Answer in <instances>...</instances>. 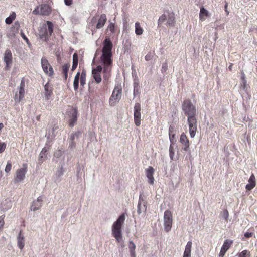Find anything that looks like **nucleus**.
I'll return each mask as SVG.
<instances>
[{
  "mask_svg": "<svg viewBox=\"0 0 257 257\" xmlns=\"http://www.w3.org/2000/svg\"><path fill=\"white\" fill-rule=\"evenodd\" d=\"M38 34L41 39H44L46 41L48 39L47 26L45 24L40 26L38 30Z\"/></svg>",
  "mask_w": 257,
  "mask_h": 257,
  "instance_id": "a211bd4d",
  "label": "nucleus"
},
{
  "mask_svg": "<svg viewBox=\"0 0 257 257\" xmlns=\"http://www.w3.org/2000/svg\"><path fill=\"white\" fill-rule=\"evenodd\" d=\"M6 144L4 142H0V153L4 151L6 149Z\"/></svg>",
  "mask_w": 257,
  "mask_h": 257,
  "instance_id": "a18cd8bd",
  "label": "nucleus"
},
{
  "mask_svg": "<svg viewBox=\"0 0 257 257\" xmlns=\"http://www.w3.org/2000/svg\"><path fill=\"white\" fill-rule=\"evenodd\" d=\"M179 142L182 150L187 152L190 150V142L187 136L184 133H182L181 135Z\"/></svg>",
  "mask_w": 257,
  "mask_h": 257,
  "instance_id": "9d476101",
  "label": "nucleus"
},
{
  "mask_svg": "<svg viewBox=\"0 0 257 257\" xmlns=\"http://www.w3.org/2000/svg\"><path fill=\"white\" fill-rule=\"evenodd\" d=\"M82 135V133L80 131H78L76 133H75L74 134H72L71 136V140H74L75 138L76 137V138H78L79 137H80Z\"/></svg>",
  "mask_w": 257,
  "mask_h": 257,
  "instance_id": "a19ab883",
  "label": "nucleus"
},
{
  "mask_svg": "<svg viewBox=\"0 0 257 257\" xmlns=\"http://www.w3.org/2000/svg\"><path fill=\"white\" fill-rule=\"evenodd\" d=\"M3 59L6 64L5 69H10L12 64V54L10 50L7 49L6 50Z\"/></svg>",
  "mask_w": 257,
  "mask_h": 257,
  "instance_id": "4468645a",
  "label": "nucleus"
},
{
  "mask_svg": "<svg viewBox=\"0 0 257 257\" xmlns=\"http://www.w3.org/2000/svg\"><path fill=\"white\" fill-rule=\"evenodd\" d=\"M4 218H5V215H3L0 216V230L3 228V226L4 225Z\"/></svg>",
  "mask_w": 257,
  "mask_h": 257,
  "instance_id": "37998d69",
  "label": "nucleus"
},
{
  "mask_svg": "<svg viewBox=\"0 0 257 257\" xmlns=\"http://www.w3.org/2000/svg\"><path fill=\"white\" fill-rule=\"evenodd\" d=\"M140 94V87L134 88V97L137 96Z\"/></svg>",
  "mask_w": 257,
  "mask_h": 257,
  "instance_id": "de8ad7c7",
  "label": "nucleus"
},
{
  "mask_svg": "<svg viewBox=\"0 0 257 257\" xmlns=\"http://www.w3.org/2000/svg\"><path fill=\"white\" fill-rule=\"evenodd\" d=\"M11 168H12V165H11V162L8 161L6 166V168H5V172L6 173H8L11 171Z\"/></svg>",
  "mask_w": 257,
  "mask_h": 257,
  "instance_id": "ea45409f",
  "label": "nucleus"
},
{
  "mask_svg": "<svg viewBox=\"0 0 257 257\" xmlns=\"http://www.w3.org/2000/svg\"><path fill=\"white\" fill-rule=\"evenodd\" d=\"M21 36H22V38H23L25 40H26V42L28 43V41H29V40H28V39L26 37V36L25 35V34H24L23 33H21Z\"/></svg>",
  "mask_w": 257,
  "mask_h": 257,
  "instance_id": "13d9d810",
  "label": "nucleus"
},
{
  "mask_svg": "<svg viewBox=\"0 0 257 257\" xmlns=\"http://www.w3.org/2000/svg\"><path fill=\"white\" fill-rule=\"evenodd\" d=\"M154 172V169L152 166H149L145 169L146 175L148 179L147 182L150 185H153L154 184L155 179L153 176Z\"/></svg>",
  "mask_w": 257,
  "mask_h": 257,
  "instance_id": "2eb2a0df",
  "label": "nucleus"
},
{
  "mask_svg": "<svg viewBox=\"0 0 257 257\" xmlns=\"http://www.w3.org/2000/svg\"><path fill=\"white\" fill-rule=\"evenodd\" d=\"M232 66H233V64L230 63V65L228 67L229 70L231 71L232 70Z\"/></svg>",
  "mask_w": 257,
  "mask_h": 257,
  "instance_id": "0e129e2a",
  "label": "nucleus"
},
{
  "mask_svg": "<svg viewBox=\"0 0 257 257\" xmlns=\"http://www.w3.org/2000/svg\"><path fill=\"white\" fill-rule=\"evenodd\" d=\"M42 201H43L42 197L39 196L37 198V199L36 200H35V204H36V203H38L42 205Z\"/></svg>",
  "mask_w": 257,
  "mask_h": 257,
  "instance_id": "8fccbe9b",
  "label": "nucleus"
},
{
  "mask_svg": "<svg viewBox=\"0 0 257 257\" xmlns=\"http://www.w3.org/2000/svg\"><path fill=\"white\" fill-rule=\"evenodd\" d=\"M41 63L44 72L49 76L52 75L53 74V68L50 65L47 59L45 57H42L41 58Z\"/></svg>",
  "mask_w": 257,
  "mask_h": 257,
  "instance_id": "9b49d317",
  "label": "nucleus"
},
{
  "mask_svg": "<svg viewBox=\"0 0 257 257\" xmlns=\"http://www.w3.org/2000/svg\"><path fill=\"white\" fill-rule=\"evenodd\" d=\"M102 71L101 66H97L92 70V75L97 84H99L102 81L101 74Z\"/></svg>",
  "mask_w": 257,
  "mask_h": 257,
  "instance_id": "ddd939ff",
  "label": "nucleus"
},
{
  "mask_svg": "<svg viewBox=\"0 0 257 257\" xmlns=\"http://www.w3.org/2000/svg\"><path fill=\"white\" fill-rule=\"evenodd\" d=\"M233 242V241L232 240L228 239L225 240L221 248L223 250L227 251L231 247V245L232 244Z\"/></svg>",
  "mask_w": 257,
  "mask_h": 257,
  "instance_id": "cd10ccee",
  "label": "nucleus"
},
{
  "mask_svg": "<svg viewBox=\"0 0 257 257\" xmlns=\"http://www.w3.org/2000/svg\"><path fill=\"white\" fill-rule=\"evenodd\" d=\"M47 152V149L46 148H43L41 152H40L39 156V161L40 162H43L44 157H46V153Z\"/></svg>",
  "mask_w": 257,
  "mask_h": 257,
  "instance_id": "f704fd0d",
  "label": "nucleus"
},
{
  "mask_svg": "<svg viewBox=\"0 0 257 257\" xmlns=\"http://www.w3.org/2000/svg\"><path fill=\"white\" fill-rule=\"evenodd\" d=\"M227 7H228V3L227 2H226L225 6H224V10H225V12L226 13L227 15H228L229 13L227 10Z\"/></svg>",
  "mask_w": 257,
  "mask_h": 257,
  "instance_id": "4d7b16f0",
  "label": "nucleus"
},
{
  "mask_svg": "<svg viewBox=\"0 0 257 257\" xmlns=\"http://www.w3.org/2000/svg\"><path fill=\"white\" fill-rule=\"evenodd\" d=\"M141 105L136 103L134 108V117L135 124L139 126L141 124Z\"/></svg>",
  "mask_w": 257,
  "mask_h": 257,
  "instance_id": "f8f14e48",
  "label": "nucleus"
},
{
  "mask_svg": "<svg viewBox=\"0 0 257 257\" xmlns=\"http://www.w3.org/2000/svg\"><path fill=\"white\" fill-rule=\"evenodd\" d=\"M70 146H71V147H75V143L73 142V140H71V143L70 144Z\"/></svg>",
  "mask_w": 257,
  "mask_h": 257,
  "instance_id": "e2e57ef3",
  "label": "nucleus"
},
{
  "mask_svg": "<svg viewBox=\"0 0 257 257\" xmlns=\"http://www.w3.org/2000/svg\"><path fill=\"white\" fill-rule=\"evenodd\" d=\"M172 217L170 211L166 210L164 215V226L166 231H169L172 228Z\"/></svg>",
  "mask_w": 257,
  "mask_h": 257,
  "instance_id": "1a4fd4ad",
  "label": "nucleus"
},
{
  "mask_svg": "<svg viewBox=\"0 0 257 257\" xmlns=\"http://www.w3.org/2000/svg\"><path fill=\"white\" fill-rule=\"evenodd\" d=\"M51 13V8L47 4H42L40 7H37L32 12L34 15H41L43 16L49 15Z\"/></svg>",
  "mask_w": 257,
  "mask_h": 257,
  "instance_id": "6e6552de",
  "label": "nucleus"
},
{
  "mask_svg": "<svg viewBox=\"0 0 257 257\" xmlns=\"http://www.w3.org/2000/svg\"><path fill=\"white\" fill-rule=\"evenodd\" d=\"M128 248L130 252H135L136 245L132 241H129Z\"/></svg>",
  "mask_w": 257,
  "mask_h": 257,
  "instance_id": "58836bf2",
  "label": "nucleus"
},
{
  "mask_svg": "<svg viewBox=\"0 0 257 257\" xmlns=\"http://www.w3.org/2000/svg\"><path fill=\"white\" fill-rule=\"evenodd\" d=\"M250 252L247 250H244L238 254V257H250Z\"/></svg>",
  "mask_w": 257,
  "mask_h": 257,
  "instance_id": "c9c22d12",
  "label": "nucleus"
},
{
  "mask_svg": "<svg viewBox=\"0 0 257 257\" xmlns=\"http://www.w3.org/2000/svg\"><path fill=\"white\" fill-rule=\"evenodd\" d=\"M152 59V55L151 53L147 54L145 57V59L146 61H149Z\"/></svg>",
  "mask_w": 257,
  "mask_h": 257,
  "instance_id": "603ef678",
  "label": "nucleus"
},
{
  "mask_svg": "<svg viewBox=\"0 0 257 257\" xmlns=\"http://www.w3.org/2000/svg\"><path fill=\"white\" fill-rule=\"evenodd\" d=\"M140 87L139 83L137 81H135L134 83V88Z\"/></svg>",
  "mask_w": 257,
  "mask_h": 257,
  "instance_id": "052dcab7",
  "label": "nucleus"
},
{
  "mask_svg": "<svg viewBox=\"0 0 257 257\" xmlns=\"http://www.w3.org/2000/svg\"><path fill=\"white\" fill-rule=\"evenodd\" d=\"M45 97L46 100L50 99L51 95L52 94V87L49 85L48 83H46L44 86Z\"/></svg>",
  "mask_w": 257,
  "mask_h": 257,
  "instance_id": "4be33fe9",
  "label": "nucleus"
},
{
  "mask_svg": "<svg viewBox=\"0 0 257 257\" xmlns=\"http://www.w3.org/2000/svg\"><path fill=\"white\" fill-rule=\"evenodd\" d=\"M125 219L124 213H122L112 225V235L118 243L122 241V227Z\"/></svg>",
  "mask_w": 257,
  "mask_h": 257,
  "instance_id": "7ed1b4c3",
  "label": "nucleus"
},
{
  "mask_svg": "<svg viewBox=\"0 0 257 257\" xmlns=\"http://www.w3.org/2000/svg\"><path fill=\"white\" fill-rule=\"evenodd\" d=\"M69 68L68 64H64L62 67L63 73L64 74L65 79H66L67 78L68 71Z\"/></svg>",
  "mask_w": 257,
  "mask_h": 257,
  "instance_id": "e433bc0d",
  "label": "nucleus"
},
{
  "mask_svg": "<svg viewBox=\"0 0 257 257\" xmlns=\"http://www.w3.org/2000/svg\"><path fill=\"white\" fill-rule=\"evenodd\" d=\"M131 257H136L135 252H130Z\"/></svg>",
  "mask_w": 257,
  "mask_h": 257,
  "instance_id": "680f3d73",
  "label": "nucleus"
},
{
  "mask_svg": "<svg viewBox=\"0 0 257 257\" xmlns=\"http://www.w3.org/2000/svg\"><path fill=\"white\" fill-rule=\"evenodd\" d=\"M62 154L63 152L61 150H59L54 153V156L55 157L58 158L60 157L62 155Z\"/></svg>",
  "mask_w": 257,
  "mask_h": 257,
  "instance_id": "79ce46f5",
  "label": "nucleus"
},
{
  "mask_svg": "<svg viewBox=\"0 0 257 257\" xmlns=\"http://www.w3.org/2000/svg\"><path fill=\"white\" fill-rule=\"evenodd\" d=\"M135 33L137 35H141L143 33V29L141 27L140 23L138 22L135 23Z\"/></svg>",
  "mask_w": 257,
  "mask_h": 257,
  "instance_id": "c85d7f7f",
  "label": "nucleus"
},
{
  "mask_svg": "<svg viewBox=\"0 0 257 257\" xmlns=\"http://www.w3.org/2000/svg\"><path fill=\"white\" fill-rule=\"evenodd\" d=\"M192 242L188 241L186 245L183 257H191Z\"/></svg>",
  "mask_w": 257,
  "mask_h": 257,
  "instance_id": "393cba45",
  "label": "nucleus"
},
{
  "mask_svg": "<svg viewBox=\"0 0 257 257\" xmlns=\"http://www.w3.org/2000/svg\"><path fill=\"white\" fill-rule=\"evenodd\" d=\"M169 139L171 145L169 148V156L171 160H173L175 155V150L177 148L176 134L173 132V128L170 126L169 132Z\"/></svg>",
  "mask_w": 257,
  "mask_h": 257,
  "instance_id": "20e7f679",
  "label": "nucleus"
},
{
  "mask_svg": "<svg viewBox=\"0 0 257 257\" xmlns=\"http://www.w3.org/2000/svg\"><path fill=\"white\" fill-rule=\"evenodd\" d=\"M65 4L67 6H70L72 3V0H64Z\"/></svg>",
  "mask_w": 257,
  "mask_h": 257,
  "instance_id": "5fc2aeb1",
  "label": "nucleus"
},
{
  "mask_svg": "<svg viewBox=\"0 0 257 257\" xmlns=\"http://www.w3.org/2000/svg\"><path fill=\"white\" fill-rule=\"evenodd\" d=\"M167 25L173 26L175 24V13L173 12L168 13L167 17Z\"/></svg>",
  "mask_w": 257,
  "mask_h": 257,
  "instance_id": "5701e85b",
  "label": "nucleus"
},
{
  "mask_svg": "<svg viewBox=\"0 0 257 257\" xmlns=\"http://www.w3.org/2000/svg\"><path fill=\"white\" fill-rule=\"evenodd\" d=\"M77 65H78V64H77V63H73L72 66V71H74L76 68Z\"/></svg>",
  "mask_w": 257,
  "mask_h": 257,
  "instance_id": "bf43d9fd",
  "label": "nucleus"
},
{
  "mask_svg": "<svg viewBox=\"0 0 257 257\" xmlns=\"http://www.w3.org/2000/svg\"><path fill=\"white\" fill-rule=\"evenodd\" d=\"M86 72L85 71H83L81 72V75H80V85L83 87H84V85L86 84Z\"/></svg>",
  "mask_w": 257,
  "mask_h": 257,
  "instance_id": "7c9ffc66",
  "label": "nucleus"
},
{
  "mask_svg": "<svg viewBox=\"0 0 257 257\" xmlns=\"http://www.w3.org/2000/svg\"><path fill=\"white\" fill-rule=\"evenodd\" d=\"M4 127V125L2 123H0V131Z\"/></svg>",
  "mask_w": 257,
  "mask_h": 257,
  "instance_id": "69168bd1",
  "label": "nucleus"
},
{
  "mask_svg": "<svg viewBox=\"0 0 257 257\" xmlns=\"http://www.w3.org/2000/svg\"><path fill=\"white\" fill-rule=\"evenodd\" d=\"M106 31L107 32L110 31L112 34L115 33L116 32V25L115 22H112L110 21H109V23L107 26Z\"/></svg>",
  "mask_w": 257,
  "mask_h": 257,
  "instance_id": "a878e982",
  "label": "nucleus"
},
{
  "mask_svg": "<svg viewBox=\"0 0 257 257\" xmlns=\"http://www.w3.org/2000/svg\"><path fill=\"white\" fill-rule=\"evenodd\" d=\"M17 245L19 249H23L25 246V237L22 234V231H20L17 236Z\"/></svg>",
  "mask_w": 257,
  "mask_h": 257,
  "instance_id": "412c9836",
  "label": "nucleus"
},
{
  "mask_svg": "<svg viewBox=\"0 0 257 257\" xmlns=\"http://www.w3.org/2000/svg\"><path fill=\"white\" fill-rule=\"evenodd\" d=\"M2 176V171H0V177Z\"/></svg>",
  "mask_w": 257,
  "mask_h": 257,
  "instance_id": "338daca9",
  "label": "nucleus"
},
{
  "mask_svg": "<svg viewBox=\"0 0 257 257\" xmlns=\"http://www.w3.org/2000/svg\"><path fill=\"white\" fill-rule=\"evenodd\" d=\"M167 19V17L166 14H162L159 18L158 20V25L161 26L163 23H164Z\"/></svg>",
  "mask_w": 257,
  "mask_h": 257,
  "instance_id": "473e14b6",
  "label": "nucleus"
},
{
  "mask_svg": "<svg viewBox=\"0 0 257 257\" xmlns=\"http://www.w3.org/2000/svg\"><path fill=\"white\" fill-rule=\"evenodd\" d=\"M209 16L208 11L205 9L203 7L200 8V13H199V19L201 21H204L205 20L206 17Z\"/></svg>",
  "mask_w": 257,
  "mask_h": 257,
  "instance_id": "b1692460",
  "label": "nucleus"
},
{
  "mask_svg": "<svg viewBox=\"0 0 257 257\" xmlns=\"http://www.w3.org/2000/svg\"><path fill=\"white\" fill-rule=\"evenodd\" d=\"M255 177L253 174H252L248 180V183L245 186V189L247 191H250L255 186Z\"/></svg>",
  "mask_w": 257,
  "mask_h": 257,
  "instance_id": "6ab92c4d",
  "label": "nucleus"
},
{
  "mask_svg": "<svg viewBox=\"0 0 257 257\" xmlns=\"http://www.w3.org/2000/svg\"><path fill=\"white\" fill-rule=\"evenodd\" d=\"M165 66H164V65H163V67H162V68H165Z\"/></svg>",
  "mask_w": 257,
  "mask_h": 257,
  "instance_id": "774afa93",
  "label": "nucleus"
},
{
  "mask_svg": "<svg viewBox=\"0 0 257 257\" xmlns=\"http://www.w3.org/2000/svg\"><path fill=\"white\" fill-rule=\"evenodd\" d=\"M102 48V54L101 56V60L103 64V75L104 80L107 81L110 77L111 71V65L112 64V43L109 38H106L103 42Z\"/></svg>",
  "mask_w": 257,
  "mask_h": 257,
  "instance_id": "f257e3e1",
  "label": "nucleus"
},
{
  "mask_svg": "<svg viewBox=\"0 0 257 257\" xmlns=\"http://www.w3.org/2000/svg\"><path fill=\"white\" fill-rule=\"evenodd\" d=\"M42 206V205L40 203H36L35 204V201H33V203L31 207V210L35 211L36 210H39Z\"/></svg>",
  "mask_w": 257,
  "mask_h": 257,
  "instance_id": "72a5a7b5",
  "label": "nucleus"
},
{
  "mask_svg": "<svg viewBox=\"0 0 257 257\" xmlns=\"http://www.w3.org/2000/svg\"><path fill=\"white\" fill-rule=\"evenodd\" d=\"M240 74H241V77H240L241 80H246L245 74L243 70H242L241 71Z\"/></svg>",
  "mask_w": 257,
  "mask_h": 257,
  "instance_id": "864d4df0",
  "label": "nucleus"
},
{
  "mask_svg": "<svg viewBox=\"0 0 257 257\" xmlns=\"http://www.w3.org/2000/svg\"><path fill=\"white\" fill-rule=\"evenodd\" d=\"M64 173V169L63 167L62 166L60 169L57 171L56 175H58V177L61 176L63 175Z\"/></svg>",
  "mask_w": 257,
  "mask_h": 257,
  "instance_id": "49530a36",
  "label": "nucleus"
},
{
  "mask_svg": "<svg viewBox=\"0 0 257 257\" xmlns=\"http://www.w3.org/2000/svg\"><path fill=\"white\" fill-rule=\"evenodd\" d=\"M80 73L79 72H77L76 75L75 76L74 82H73V86L74 89L75 91H77L78 89L79 82V79H80Z\"/></svg>",
  "mask_w": 257,
  "mask_h": 257,
  "instance_id": "bb28decb",
  "label": "nucleus"
},
{
  "mask_svg": "<svg viewBox=\"0 0 257 257\" xmlns=\"http://www.w3.org/2000/svg\"><path fill=\"white\" fill-rule=\"evenodd\" d=\"M67 115L69 118V125L73 127L76 124L78 117V111L76 108L69 106L67 112Z\"/></svg>",
  "mask_w": 257,
  "mask_h": 257,
  "instance_id": "423d86ee",
  "label": "nucleus"
},
{
  "mask_svg": "<svg viewBox=\"0 0 257 257\" xmlns=\"http://www.w3.org/2000/svg\"><path fill=\"white\" fill-rule=\"evenodd\" d=\"M247 82L246 80H241L240 85L243 89H245L246 87Z\"/></svg>",
  "mask_w": 257,
  "mask_h": 257,
  "instance_id": "3c124183",
  "label": "nucleus"
},
{
  "mask_svg": "<svg viewBox=\"0 0 257 257\" xmlns=\"http://www.w3.org/2000/svg\"><path fill=\"white\" fill-rule=\"evenodd\" d=\"M78 55L76 53H74L73 55V63H75L78 64Z\"/></svg>",
  "mask_w": 257,
  "mask_h": 257,
  "instance_id": "c03bdc74",
  "label": "nucleus"
},
{
  "mask_svg": "<svg viewBox=\"0 0 257 257\" xmlns=\"http://www.w3.org/2000/svg\"><path fill=\"white\" fill-rule=\"evenodd\" d=\"M47 25L48 27V33H49V36H51L53 32V24L51 21H47Z\"/></svg>",
  "mask_w": 257,
  "mask_h": 257,
  "instance_id": "2f4dec72",
  "label": "nucleus"
},
{
  "mask_svg": "<svg viewBox=\"0 0 257 257\" xmlns=\"http://www.w3.org/2000/svg\"><path fill=\"white\" fill-rule=\"evenodd\" d=\"M121 92L122 89L120 86L115 87L109 100V103L110 106H113L119 102L121 97Z\"/></svg>",
  "mask_w": 257,
  "mask_h": 257,
  "instance_id": "39448f33",
  "label": "nucleus"
},
{
  "mask_svg": "<svg viewBox=\"0 0 257 257\" xmlns=\"http://www.w3.org/2000/svg\"><path fill=\"white\" fill-rule=\"evenodd\" d=\"M226 251L223 250L222 248L221 249L220 252L219 253V256L220 257H223L226 253Z\"/></svg>",
  "mask_w": 257,
  "mask_h": 257,
  "instance_id": "6e6d98bb",
  "label": "nucleus"
},
{
  "mask_svg": "<svg viewBox=\"0 0 257 257\" xmlns=\"http://www.w3.org/2000/svg\"><path fill=\"white\" fill-rule=\"evenodd\" d=\"M182 109L185 114L188 116L187 123L189 125V134L191 138H194L197 131L196 109L190 100H185L182 104Z\"/></svg>",
  "mask_w": 257,
  "mask_h": 257,
  "instance_id": "f03ea898",
  "label": "nucleus"
},
{
  "mask_svg": "<svg viewBox=\"0 0 257 257\" xmlns=\"http://www.w3.org/2000/svg\"><path fill=\"white\" fill-rule=\"evenodd\" d=\"M16 17V13L14 12H12L8 17L6 18L5 19V23L7 24H11L15 19Z\"/></svg>",
  "mask_w": 257,
  "mask_h": 257,
  "instance_id": "c756f323",
  "label": "nucleus"
},
{
  "mask_svg": "<svg viewBox=\"0 0 257 257\" xmlns=\"http://www.w3.org/2000/svg\"><path fill=\"white\" fill-rule=\"evenodd\" d=\"M253 235H254V233L252 232H246L244 233V237L246 238H249L252 237Z\"/></svg>",
  "mask_w": 257,
  "mask_h": 257,
  "instance_id": "09e8293b",
  "label": "nucleus"
},
{
  "mask_svg": "<svg viewBox=\"0 0 257 257\" xmlns=\"http://www.w3.org/2000/svg\"><path fill=\"white\" fill-rule=\"evenodd\" d=\"M222 218L225 220L227 221L229 218V212L227 209H224L221 212Z\"/></svg>",
  "mask_w": 257,
  "mask_h": 257,
  "instance_id": "4c0bfd02",
  "label": "nucleus"
},
{
  "mask_svg": "<svg viewBox=\"0 0 257 257\" xmlns=\"http://www.w3.org/2000/svg\"><path fill=\"white\" fill-rule=\"evenodd\" d=\"M23 168L18 169L16 171L14 179L15 183L21 182L25 178L26 174L27 172V167L26 164H23Z\"/></svg>",
  "mask_w": 257,
  "mask_h": 257,
  "instance_id": "0eeeda50",
  "label": "nucleus"
},
{
  "mask_svg": "<svg viewBox=\"0 0 257 257\" xmlns=\"http://www.w3.org/2000/svg\"><path fill=\"white\" fill-rule=\"evenodd\" d=\"M107 20L106 15L105 14H101L98 20L96 28L99 29L103 27L107 21Z\"/></svg>",
  "mask_w": 257,
  "mask_h": 257,
  "instance_id": "aec40b11",
  "label": "nucleus"
},
{
  "mask_svg": "<svg viewBox=\"0 0 257 257\" xmlns=\"http://www.w3.org/2000/svg\"><path fill=\"white\" fill-rule=\"evenodd\" d=\"M24 87H25V82L24 79H22L21 80L20 86L19 87V97L18 98V95L17 94L15 95V101L16 102H19L21 100L23 99L24 97V94H25V90H24Z\"/></svg>",
  "mask_w": 257,
  "mask_h": 257,
  "instance_id": "dca6fc26",
  "label": "nucleus"
},
{
  "mask_svg": "<svg viewBox=\"0 0 257 257\" xmlns=\"http://www.w3.org/2000/svg\"><path fill=\"white\" fill-rule=\"evenodd\" d=\"M146 209V201L143 198L141 195H140L138 204L137 213L138 214H141L143 212L145 213Z\"/></svg>",
  "mask_w": 257,
  "mask_h": 257,
  "instance_id": "f3484780",
  "label": "nucleus"
}]
</instances>
